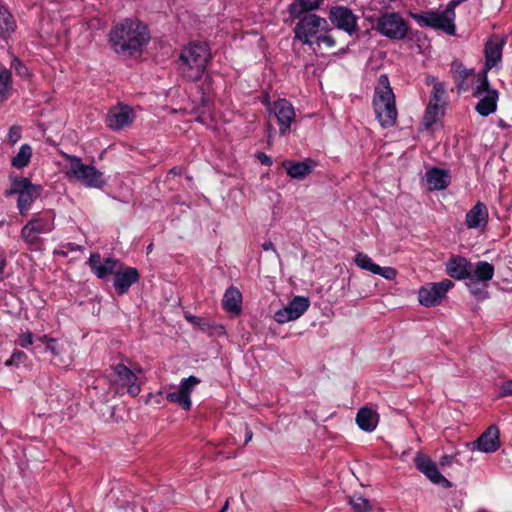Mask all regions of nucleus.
<instances>
[{"label": "nucleus", "mask_w": 512, "mask_h": 512, "mask_svg": "<svg viewBox=\"0 0 512 512\" xmlns=\"http://www.w3.org/2000/svg\"><path fill=\"white\" fill-rule=\"evenodd\" d=\"M5 266L6 259L4 257H0V275L3 273Z\"/></svg>", "instance_id": "57"}, {"label": "nucleus", "mask_w": 512, "mask_h": 512, "mask_svg": "<svg viewBox=\"0 0 512 512\" xmlns=\"http://www.w3.org/2000/svg\"><path fill=\"white\" fill-rule=\"evenodd\" d=\"M377 30L389 39L402 40L407 36L409 25L399 13L390 12L378 19Z\"/></svg>", "instance_id": "8"}, {"label": "nucleus", "mask_w": 512, "mask_h": 512, "mask_svg": "<svg viewBox=\"0 0 512 512\" xmlns=\"http://www.w3.org/2000/svg\"><path fill=\"white\" fill-rule=\"evenodd\" d=\"M118 267H121V262L112 257L105 258L101 265H99L93 273L99 279L105 280L109 275L115 274Z\"/></svg>", "instance_id": "28"}, {"label": "nucleus", "mask_w": 512, "mask_h": 512, "mask_svg": "<svg viewBox=\"0 0 512 512\" xmlns=\"http://www.w3.org/2000/svg\"><path fill=\"white\" fill-rule=\"evenodd\" d=\"M373 108L381 127L389 128L395 125L398 111L395 95L386 74H381L378 78V84L374 89Z\"/></svg>", "instance_id": "2"}, {"label": "nucleus", "mask_w": 512, "mask_h": 512, "mask_svg": "<svg viewBox=\"0 0 512 512\" xmlns=\"http://www.w3.org/2000/svg\"><path fill=\"white\" fill-rule=\"evenodd\" d=\"M153 249V244L150 243L148 246H147V253H150Z\"/></svg>", "instance_id": "59"}, {"label": "nucleus", "mask_w": 512, "mask_h": 512, "mask_svg": "<svg viewBox=\"0 0 512 512\" xmlns=\"http://www.w3.org/2000/svg\"><path fill=\"white\" fill-rule=\"evenodd\" d=\"M166 399L171 403H176L184 410H190L191 408V398L186 396L181 391L170 392L166 395Z\"/></svg>", "instance_id": "38"}, {"label": "nucleus", "mask_w": 512, "mask_h": 512, "mask_svg": "<svg viewBox=\"0 0 512 512\" xmlns=\"http://www.w3.org/2000/svg\"><path fill=\"white\" fill-rule=\"evenodd\" d=\"M450 71L453 74L454 78L457 81H459V84H458L459 87L468 78V76L472 72L471 70L466 69L463 66V64L457 60H455L451 63Z\"/></svg>", "instance_id": "40"}, {"label": "nucleus", "mask_w": 512, "mask_h": 512, "mask_svg": "<svg viewBox=\"0 0 512 512\" xmlns=\"http://www.w3.org/2000/svg\"><path fill=\"white\" fill-rule=\"evenodd\" d=\"M379 421L377 411L369 407H361L356 415L358 427L365 432H372L376 429Z\"/></svg>", "instance_id": "22"}, {"label": "nucleus", "mask_w": 512, "mask_h": 512, "mask_svg": "<svg viewBox=\"0 0 512 512\" xmlns=\"http://www.w3.org/2000/svg\"><path fill=\"white\" fill-rule=\"evenodd\" d=\"M473 96L479 98L475 111L480 116L487 117L496 111L499 92L491 88L486 71L479 73L478 83L473 88Z\"/></svg>", "instance_id": "6"}, {"label": "nucleus", "mask_w": 512, "mask_h": 512, "mask_svg": "<svg viewBox=\"0 0 512 512\" xmlns=\"http://www.w3.org/2000/svg\"><path fill=\"white\" fill-rule=\"evenodd\" d=\"M223 308L234 315H239L242 310V294L238 288L230 286L226 289L223 299Z\"/></svg>", "instance_id": "23"}, {"label": "nucleus", "mask_w": 512, "mask_h": 512, "mask_svg": "<svg viewBox=\"0 0 512 512\" xmlns=\"http://www.w3.org/2000/svg\"><path fill=\"white\" fill-rule=\"evenodd\" d=\"M11 72L3 67L0 69V98L2 100L8 97L9 91L11 90Z\"/></svg>", "instance_id": "35"}, {"label": "nucleus", "mask_w": 512, "mask_h": 512, "mask_svg": "<svg viewBox=\"0 0 512 512\" xmlns=\"http://www.w3.org/2000/svg\"><path fill=\"white\" fill-rule=\"evenodd\" d=\"M349 504L354 512H368L371 510V504L368 499L360 494H354L349 498Z\"/></svg>", "instance_id": "39"}, {"label": "nucleus", "mask_w": 512, "mask_h": 512, "mask_svg": "<svg viewBox=\"0 0 512 512\" xmlns=\"http://www.w3.org/2000/svg\"><path fill=\"white\" fill-rule=\"evenodd\" d=\"M499 395L501 397L512 395V380H507L501 384Z\"/></svg>", "instance_id": "51"}, {"label": "nucleus", "mask_w": 512, "mask_h": 512, "mask_svg": "<svg viewBox=\"0 0 512 512\" xmlns=\"http://www.w3.org/2000/svg\"><path fill=\"white\" fill-rule=\"evenodd\" d=\"M453 286V282L449 279L426 283L418 291L419 303L424 307L437 306Z\"/></svg>", "instance_id": "10"}, {"label": "nucleus", "mask_w": 512, "mask_h": 512, "mask_svg": "<svg viewBox=\"0 0 512 512\" xmlns=\"http://www.w3.org/2000/svg\"><path fill=\"white\" fill-rule=\"evenodd\" d=\"M444 107L428 104L423 119L422 124L425 128H430L433 124L437 122L444 115Z\"/></svg>", "instance_id": "31"}, {"label": "nucleus", "mask_w": 512, "mask_h": 512, "mask_svg": "<svg viewBox=\"0 0 512 512\" xmlns=\"http://www.w3.org/2000/svg\"><path fill=\"white\" fill-rule=\"evenodd\" d=\"M504 45V40L499 39L497 36L491 37L485 44V68L483 71L488 72V70L496 67L502 59V49Z\"/></svg>", "instance_id": "18"}, {"label": "nucleus", "mask_w": 512, "mask_h": 512, "mask_svg": "<svg viewBox=\"0 0 512 512\" xmlns=\"http://www.w3.org/2000/svg\"><path fill=\"white\" fill-rule=\"evenodd\" d=\"M274 319L276 322L284 324L289 321L296 320L298 317L295 315L289 305H287L275 312Z\"/></svg>", "instance_id": "41"}, {"label": "nucleus", "mask_w": 512, "mask_h": 512, "mask_svg": "<svg viewBox=\"0 0 512 512\" xmlns=\"http://www.w3.org/2000/svg\"><path fill=\"white\" fill-rule=\"evenodd\" d=\"M135 119L133 109L128 105H118L112 107L106 115L107 126L115 131H119L129 126Z\"/></svg>", "instance_id": "12"}, {"label": "nucleus", "mask_w": 512, "mask_h": 512, "mask_svg": "<svg viewBox=\"0 0 512 512\" xmlns=\"http://www.w3.org/2000/svg\"><path fill=\"white\" fill-rule=\"evenodd\" d=\"M500 126L505 127V124L503 123V121H500Z\"/></svg>", "instance_id": "60"}, {"label": "nucleus", "mask_w": 512, "mask_h": 512, "mask_svg": "<svg viewBox=\"0 0 512 512\" xmlns=\"http://www.w3.org/2000/svg\"><path fill=\"white\" fill-rule=\"evenodd\" d=\"M55 229V214L44 211L35 214L21 229V238L30 249L37 250L42 245L41 234H48Z\"/></svg>", "instance_id": "4"}, {"label": "nucleus", "mask_w": 512, "mask_h": 512, "mask_svg": "<svg viewBox=\"0 0 512 512\" xmlns=\"http://www.w3.org/2000/svg\"><path fill=\"white\" fill-rule=\"evenodd\" d=\"M253 437V433L252 431H250L248 428H246V432H245V444H247L249 441H251Z\"/></svg>", "instance_id": "56"}, {"label": "nucleus", "mask_w": 512, "mask_h": 512, "mask_svg": "<svg viewBox=\"0 0 512 512\" xmlns=\"http://www.w3.org/2000/svg\"><path fill=\"white\" fill-rule=\"evenodd\" d=\"M374 274L380 275L387 280H393L397 275V271L393 267H380L378 265V269L375 271Z\"/></svg>", "instance_id": "45"}, {"label": "nucleus", "mask_w": 512, "mask_h": 512, "mask_svg": "<svg viewBox=\"0 0 512 512\" xmlns=\"http://www.w3.org/2000/svg\"><path fill=\"white\" fill-rule=\"evenodd\" d=\"M150 33L145 24L127 18L117 23L110 31L109 41L116 53L133 56L149 43Z\"/></svg>", "instance_id": "1"}, {"label": "nucleus", "mask_w": 512, "mask_h": 512, "mask_svg": "<svg viewBox=\"0 0 512 512\" xmlns=\"http://www.w3.org/2000/svg\"><path fill=\"white\" fill-rule=\"evenodd\" d=\"M22 136V128L19 125H13L10 127L8 135H7V141L10 145H15Z\"/></svg>", "instance_id": "43"}, {"label": "nucleus", "mask_w": 512, "mask_h": 512, "mask_svg": "<svg viewBox=\"0 0 512 512\" xmlns=\"http://www.w3.org/2000/svg\"><path fill=\"white\" fill-rule=\"evenodd\" d=\"M103 262L102 257L99 253H91L88 259V265L91 271H95L96 268L101 265Z\"/></svg>", "instance_id": "50"}, {"label": "nucleus", "mask_w": 512, "mask_h": 512, "mask_svg": "<svg viewBox=\"0 0 512 512\" xmlns=\"http://www.w3.org/2000/svg\"><path fill=\"white\" fill-rule=\"evenodd\" d=\"M323 0H294L288 8L292 18H299L302 14L319 8Z\"/></svg>", "instance_id": "26"}, {"label": "nucleus", "mask_w": 512, "mask_h": 512, "mask_svg": "<svg viewBox=\"0 0 512 512\" xmlns=\"http://www.w3.org/2000/svg\"><path fill=\"white\" fill-rule=\"evenodd\" d=\"M282 166L291 178L303 180L313 172L316 163L312 159H306L302 162L286 160L282 163Z\"/></svg>", "instance_id": "21"}, {"label": "nucleus", "mask_w": 512, "mask_h": 512, "mask_svg": "<svg viewBox=\"0 0 512 512\" xmlns=\"http://www.w3.org/2000/svg\"><path fill=\"white\" fill-rule=\"evenodd\" d=\"M429 190H443L449 185V175L445 170L432 168L425 174Z\"/></svg>", "instance_id": "24"}, {"label": "nucleus", "mask_w": 512, "mask_h": 512, "mask_svg": "<svg viewBox=\"0 0 512 512\" xmlns=\"http://www.w3.org/2000/svg\"><path fill=\"white\" fill-rule=\"evenodd\" d=\"M140 275L136 268L121 264L114 274L113 287L118 295L126 294L130 287L139 281Z\"/></svg>", "instance_id": "14"}, {"label": "nucleus", "mask_w": 512, "mask_h": 512, "mask_svg": "<svg viewBox=\"0 0 512 512\" xmlns=\"http://www.w3.org/2000/svg\"><path fill=\"white\" fill-rule=\"evenodd\" d=\"M289 307L295 313V315L299 318L301 317L309 308L310 302L309 299L302 296H295L289 303Z\"/></svg>", "instance_id": "34"}, {"label": "nucleus", "mask_w": 512, "mask_h": 512, "mask_svg": "<svg viewBox=\"0 0 512 512\" xmlns=\"http://www.w3.org/2000/svg\"><path fill=\"white\" fill-rule=\"evenodd\" d=\"M466 286L471 294L478 297L479 299H484L488 296L487 287L488 283L475 280L473 277H469L466 280Z\"/></svg>", "instance_id": "32"}, {"label": "nucleus", "mask_w": 512, "mask_h": 512, "mask_svg": "<svg viewBox=\"0 0 512 512\" xmlns=\"http://www.w3.org/2000/svg\"><path fill=\"white\" fill-rule=\"evenodd\" d=\"M39 340L46 343V350L51 352L53 356L58 355V351L56 349V340L54 338L43 336L40 337Z\"/></svg>", "instance_id": "49"}, {"label": "nucleus", "mask_w": 512, "mask_h": 512, "mask_svg": "<svg viewBox=\"0 0 512 512\" xmlns=\"http://www.w3.org/2000/svg\"><path fill=\"white\" fill-rule=\"evenodd\" d=\"M257 159L261 162L263 165L270 166L272 164V159L270 156L265 154L264 152H258L256 154Z\"/></svg>", "instance_id": "53"}, {"label": "nucleus", "mask_w": 512, "mask_h": 512, "mask_svg": "<svg viewBox=\"0 0 512 512\" xmlns=\"http://www.w3.org/2000/svg\"><path fill=\"white\" fill-rule=\"evenodd\" d=\"M328 31V22L316 14L310 13L299 17L294 27L295 39L303 44L313 45L321 33Z\"/></svg>", "instance_id": "5"}, {"label": "nucleus", "mask_w": 512, "mask_h": 512, "mask_svg": "<svg viewBox=\"0 0 512 512\" xmlns=\"http://www.w3.org/2000/svg\"><path fill=\"white\" fill-rule=\"evenodd\" d=\"M318 46L321 44H324L328 48H332L336 45L335 39L328 34V31L325 33H321L320 36L317 38V42H315Z\"/></svg>", "instance_id": "47"}, {"label": "nucleus", "mask_w": 512, "mask_h": 512, "mask_svg": "<svg viewBox=\"0 0 512 512\" xmlns=\"http://www.w3.org/2000/svg\"><path fill=\"white\" fill-rule=\"evenodd\" d=\"M209 57L210 53L206 44H189L182 49L179 56L180 73L189 80H199L206 70Z\"/></svg>", "instance_id": "3"}, {"label": "nucleus", "mask_w": 512, "mask_h": 512, "mask_svg": "<svg viewBox=\"0 0 512 512\" xmlns=\"http://www.w3.org/2000/svg\"><path fill=\"white\" fill-rule=\"evenodd\" d=\"M33 343V334L31 332L23 333L19 336L17 344L22 348H27Z\"/></svg>", "instance_id": "48"}, {"label": "nucleus", "mask_w": 512, "mask_h": 512, "mask_svg": "<svg viewBox=\"0 0 512 512\" xmlns=\"http://www.w3.org/2000/svg\"><path fill=\"white\" fill-rule=\"evenodd\" d=\"M170 173L176 174L175 169L170 170Z\"/></svg>", "instance_id": "61"}, {"label": "nucleus", "mask_w": 512, "mask_h": 512, "mask_svg": "<svg viewBox=\"0 0 512 512\" xmlns=\"http://www.w3.org/2000/svg\"><path fill=\"white\" fill-rule=\"evenodd\" d=\"M425 83H426L428 86H432V89H434V87H435L437 84H443L442 82H439L435 76H432V75H427V76H426V78H425Z\"/></svg>", "instance_id": "54"}, {"label": "nucleus", "mask_w": 512, "mask_h": 512, "mask_svg": "<svg viewBox=\"0 0 512 512\" xmlns=\"http://www.w3.org/2000/svg\"><path fill=\"white\" fill-rule=\"evenodd\" d=\"M262 248L265 251L272 250V251H274L276 253L275 246H274V244L271 241H267V242L263 243L262 244Z\"/></svg>", "instance_id": "55"}, {"label": "nucleus", "mask_w": 512, "mask_h": 512, "mask_svg": "<svg viewBox=\"0 0 512 512\" xmlns=\"http://www.w3.org/2000/svg\"><path fill=\"white\" fill-rule=\"evenodd\" d=\"M200 383V379L196 376H189L188 378L183 379L179 385V391L184 393L186 396L190 397L193 389Z\"/></svg>", "instance_id": "42"}, {"label": "nucleus", "mask_w": 512, "mask_h": 512, "mask_svg": "<svg viewBox=\"0 0 512 512\" xmlns=\"http://www.w3.org/2000/svg\"><path fill=\"white\" fill-rule=\"evenodd\" d=\"M415 465L431 482L444 483L449 486V481L438 471L436 464L426 455L418 453L415 456Z\"/></svg>", "instance_id": "17"}, {"label": "nucleus", "mask_w": 512, "mask_h": 512, "mask_svg": "<svg viewBox=\"0 0 512 512\" xmlns=\"http://www.w3.org/2000/svg\"><path fill=\"white\" fill-rule=\"evenodd\" d=\"M500 432L496 425L489 426L479 438L472 442V450L483 453H493L500 447Z\"/></svg>", "instance_id": "15"}, {"label": "nucleus", "mask_w": 512, "mask_h": 512, "mask_svg": "<svg viewBox=\"0 0 512 512\" xmlns=\"http://www.w3.org/2000/svg\"><path fill=\"white\" fill-rule=\"evenodd\" d=\"M447 274L456 280H467L470 277L472 264L462 256H452L445 264Z\"/></svg>", "instance_id": "19"}, {"label": "nucleus", "mask_w": 512, "mask_h": 512, "mask_svg": "<svg viewBox=\"0 0 512 512\" xmlns=\"http://www.w3.org/2000/svg\"><path fill=\"white\" fill-rule=\"evenodd\" d=\"M68 174L86 187L100 188L105 184L103 173L93 165H85L78 157H73Z\"/></svg>", "instance_id": "9"}, {"label": "nucleus", "mask_w": 512, "mask_h": 512, "mask_svg": "<svg viewBox=\"0 0 512 512\" xmlns=\"http://www.w3.org/2000/svg\"><path fill=\"white\" fill-rule=\"evenodd\" d=\"M42 187L35 185L25 192L18 194L17 208L21 215H26L32 203L41 195Z\"/></svg>", "instance_id": "25"}, {"label": "nucleus", "mask_w": 512, "mask_h": 512, "mask_svg": "<svg viewBox=\"0 0 512 512\" xmlns=\"http://www.w3.org/2000/svg\"><path fill=\"white\" fill-rule=\"evenodd\" d=\"M270 114H273L279 125V133L284 136L291 128L296 119V112L293 105L286 99H278L272 104L265 102Z\"/></svg>", "instance_id": "11"}, {"label": "nucleus", "mask_w": 512, "mask_h": 512, "mask_svg": "<svg viewBox=\"0 0 512 512\" xmlns=\"http://www.w3.org/2000/svg\"><path fill=\"white\" fill-rule=\"evenodd\" d=\"M411 16L420 26L441 30L448 35H455L456 33V14L447 7L443 11H425L411 14Z\"/></svg>", "instance_id": "7"}, {"label": "nucleus", "mask_w": 512, "mask_h": 512, "mask_svg": "<svg viewBox=\"0 0 512 512\" xmlns=\"http://www.w3.org/2000/svg\"><path fill=\"white\" fill-rule=\"evenodd\" d=\"M227 507H228V501H226L225 505L223 506V508L219 512H226Z\"/></svg>", "instance_id": "58"}, {"label": "nucleus", "mask_w": 512, "mask_h": 512, "mask_svg": "<svg viewBox=\"0 0 512 512\" xmlns=\"http://www.w3.org/2000/svg\"><path fill=\"white\" fill-rule=\"evenodd\" d=\"M455 458V455H443L439 460V464L442 467L450 466L455 461Z\"/></svg>", "instance_id": "52"}, {"label": "nucleus", "mask_w": 512, "mask_h": 512, "mask_svg": "<svg viewBox=\"0 0 512 512\" xmlns=\"http://www.w3.org/2000/svg\"><path fill=\"white\" fill-rule=\"evenodd\" d=\"M429 104L438 105L441 107H446L447 105V92L444 84H437L434 89H432L431 97L429 100Z\"/></svg>", "instance_id": "33"}, {"label": "nucleus", "mask_w": 512, "mask_h": 512, "mask_svg": "<svg viewBox=\"0 0 512 512\" xmlns=\"http://www.w3.org/2000/svg\"><path fill=\"white\" fill-rule=\"evenodd\" d=\"M488 209L478 201L466 214L465 222L470 229H484L488 223Z\"/></svg>", "instance_id": "20"}, {"label": "nucleus", "mask_w": 512, "mask_h": 512, "mask_svg": "<svg viewBox=\"0 0 512 512\" xmlns=\"http://www.w3.org/2000/svg\"><path fill=\"white\" fill-rule=\"evenodd\" d=\"M16 22L9 10L0 4V37H6L14 32Z\"/></svg>", "instance_id": "29"}, {"label": "nucleus", "mask_w": 512, "mask_h": 512, "mask_svg": "<svg viewBox=\"0 0 512 512\" xmlns=\"http://www.w3.org/2000/svg\"><path fill=\"white\" fill-rule=\"evenodd\" d=\"M32 158V147L29 144H22L18 153L12 158L11 165L22 169L29 165Z\"/></svg>", "instance_id": "30"}, {"label": "nucleus", "mask_w": 512, "mask_h": 512, "mask_svg": "<svg viewBox=\"0 0 512 512\" xmlns=\"http://www.w3.org/2000/svg\"><path fill=\"white\" fill-rule=\"evenodd\" d=\"M111 368L121 385L127 387L128 394L132 397L138 396L141 392V387L137 383L136 374L122 363L112 365Z\"/></svg>", "instance_id": "16"}, {"label": "nucleus", "mask_w": 512, "mask_h": 512, "mask_svg": "<svg viewBox=\"0 0 512 512\" xmlns=\"http://www.w3.org/2000/svg\"><path fill=\"white\" fill-rule=\"evenodd\" d=\"M494 266L487 261H479L471 267L470 277L488 283L494 277Z\"/></svg>", "instance_id": "27"}, {"label": "nucleus", "mask_w": 512, "mask_h": 512, "mask_svg": "<svg viewBox=\"0 0 512 512\" xmlns=\"http://www.w3.org/2000/svg\"><path fill=\"white\" fill-rule=\"evenodd\" d=\"M331 23L348 34H353L357 30V18L352 11L346 7H333L329 13Z\"/></svg>", "instance_id": "13"}, {"label": "nucleus", "mask_w": 512, "mask_h": 512, "mask_svg": "<svg viewBox=\"0 0 512 512\" xmlns=\"http://www.w3.org/2000/svg\"><path fill=\"white\" fill-rule=\"evenodd\" d=\"M27 359V355L20 351L15 350L10 358L5 362L6 366H18L19 364L23 363Z\"/></svg>", "instance_id": "44"}, {"label": "nucleus", "mask_w": 512, "mask_h": 512, "mask_svg": "<svg viewBox=\"0 0 512 512\" xmlns=\"http://www.w3.org/2000/svg\"><path fill=\"white\" fill-rule=\"evenodd\" d=\"M35 186L29 178H26V177H20V178H15L13 181H12V187L9 191L6 192V195L9 196V195H12V194H20L22 192H25L26 190H28L30 187H33Z\"/></svg>", "instance_id": "36"}, {"label": "nucleus", "mask_w": 512, "mask_h": 512, "mask_svg": "<svg viewBox=\"0 0 512 512\" xmlns=\"http://www.w3.org/2000/svg\"><path fill=\"white\" fill-rule=\"evenodd\" d=\"M355 264L366 271H369L371 273H375V271L378 269V265L372 261V259L363 252H358L355 256Z\"/></svg>", "instance_id": "37"}, {"label": "nucleus", "mask_w": 512, "mask_h": 512, "mask_svg": "<svg viewBox=\"0 0 512 512\" xmlns=\"http://www.w3.org/2000/svg\"><path fill=\"white\" fill-rule=\"evenodd\" d=\"M11 67L22 77L29 75L28 68L21 62L19 58H13L11 61Z\"/></svg>", "instance_id": "46"}]
</instances>
